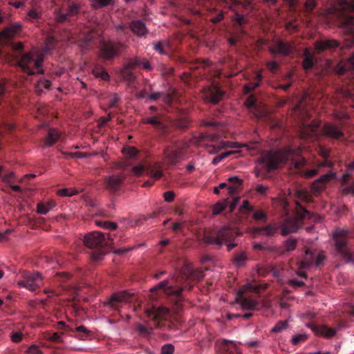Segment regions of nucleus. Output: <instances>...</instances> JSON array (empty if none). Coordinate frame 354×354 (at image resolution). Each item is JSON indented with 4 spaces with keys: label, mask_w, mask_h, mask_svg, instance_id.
I'll list each match as a JSON object with an SVG mask.
<instances>
[{
    "label": "nucleus",
    "mask_w": 354,
    "mask_h": 354,
    "mask_svg": "<svg viewBox=\"0 0 354 354\" xmlns=\"http://www.w3.org/2000/svg\"><path fill=\"white\" fill-rule=\"evenodd\" d=\"M169 313V309L166 307L157 308L154 310V317L156 319L163 318Z\"/></svg>",
    "instance_id": "obj_40"
},
{
    "label": "nucleus",
    "mask_w": 354,
    "mask_h": 354,
    "mask_svg": "<svg viewBox=\"0 0 354 354\" xmlns=\"http://www.w3.org/2000/svg\"><path fill=\"white\" fill-rule=\"evenodd\" d=\"M163 196L165 201L170 203L174 199V193L171 191H167L164 193Z\"/></svg>",
    "instance_id": "obj_59"
},
{
    "label": "nucleus",
    "mask_w": 354,
    "mask_h": 354,
    "mask_svg": "<svg viewBox=\"0 0 354 354\" xmlns=\"http://www.w3.org/2000/svg\"><path fill=\"white\" fill-rule=\"evenodd\" d=\"M268 189V187H266L261 184H258L255 187V192L260 195H266Z\"/></svg>",
    "instance_id": "obj_54"
},
{
    "label": "nucleus",
    "mask_w": 354,
    "mask_h": 354,
    "mask_svg": "<svg viewBox=\"0 0 354 354\" xmlns=\"http://www.w3.org/2000/svg\"><path fill=\"white\" fill-rule=\"evenodd\" d=\"M261 75L260 73H257L256 75V82L253 83H250L248 84H246L244 86V90L245 93H249L250 91L254 90L255 88L259 86L260 82L261 80Z\"/></svg>",
    "instance_id": "obj_34"
},
{
    "label": "nucleus",
    "mask_w": 354,
    "mask_h": 354,
    "mask_svg": "<svg viewBox=\"0 0 354 354\" xmlns=\"http://www.w3.org/2000/svg\"><path fill=\"white\" fill-rule=\"evenodd\" d=\"M270 51L272 54H281V55H288L292 51V46L289 44L285 43L281 40H277L273 44V46L270 47Z\"/></svg>",
    "instance_id": "obj_14"
},
{
    "label": "nucleus",
    "mask_w": 354,
    "mask_h": 354,
    "mask_svg": "<svg viewBox=\"0 0 354 354\" xmlns=\"http://www.w3.org/2000/svg\"><path fill=\"white\" fill-rule=\"evenodd\" d=\"M132 31L138 36L145 35L147 32V28L145 24L141 21H133L131 25Z\"/></svg>",
    "instance_id": "obj_25"
},
{
    "label": "nucleus",
    "mask_w": 354,
    "mask_h": 354,
    "mask_svg": "<svg viewBox=\"0 0 354 354\" xmlns=\"http://www.w3.org/2000/svg\"><path fill=\"white\" fill-rule=\"evenodd\" d=\"M339 46V42L335 39H326L320 41L316 44V49L318 52L326 49L335 48Z\"/></svg>",
    "instance_id": "obj_21"
},
{
    "label": "nucleus",
    "mask_w": 354,
    "mask_h": 354,
    "mask_svg": "<svg viewBox=\"0 0 354 354\" xmlns=\"http://www.w3.org/2000/svg\"><path fill=\"white\" fill-rule=\"evenodd\" d=\"M138 150L134 147L127 146L124 147L122 149V153L129 156L130 157H133L138 154Z\"/></svg>",
    "instance_id": "obj_50"
},
{
    "label": "nucleus",
    "mask_w": 354,
    "mask_h": 354,
    "mask_svg": "<svg viewBox=\"0 0 354 354\" xmlns=\"http://www.w3.org/2000/svg\"><path fill=\"white\" fill-rule=\"evenodd\" d=\"M51 86L50 81L46 79L40 80L37 84V91L38 93H42L44 90H49Z\"/></svg>",
    "instance_id": "obj_33"
},
{
    "label": "nucleus",
    "mask_w": 354,
    "mask_h": 354,
    "mask_svg": "<svg viewBox=\"0 0 354 354\" xmlns=\"http://www.w3.org/2000/svg\"><path fill=\"white\" fill-rule=\"evenodd\" d=\"M239 234H240L236 230L226 227H222L218 232L220 239L223 241V243L226 242Z\"/></svg>",
    "instance_id": "obj_22"
},
{
    "label": "nucleus",
    "mask_w": 354,
    "mask_h": 354,
    "mask_svg": "<svg viewBox=\"0 0 354 354\" xmlns=\"http://www.w3.org/2000/svg\"><path fill=\"white\" fill-rule=\"evenodd\" d=\"M352 10H354V0H341L338 8L328 9L326 15L335 14L343 32L345 35H354V16L348 13Z\"/></svg>",
    "instance_id": "obj_2"
},
{
    "label": "nucleus",
    "mask_w": 354,
    "mask_h": 354,
    "mask_svg": "<svg viewBox=\"0 0 354 354\" xmlns=\"http://www.w3.org/2000/svg\"><path fill=\"white\" fill-rule=\"evenodd\" d=\"M78 10H79V8L77 5L72 4L68 6L67 15H75V14L77 13Z\"/></svg>",
    "instance_id": "obj_63"
},
{
    "label": "nucleus",
    "mask_w": 354,
    "mask_h": 354,
    "mask_svg": "<svg viewBox=\"0 0 354 354\" xmlns=\"http://www.w3.org/2000/svg\"><path fill=\"white\" fill-rule=\"evenodd\" d=\"M20 23L14 24L0 32V40H8L16 35L21 30Z\"/></svg>",
    "instance_id": "obj_18"
},
{
    "label": "nucleus",
    "mask_w": 354,
    "mask_h": 354,
    "mask_svg": "<svg viewBox=\"0 0 354 354\" xmlns=\"http://www.w3.org/2000/svg\"><path fill=\"white\" fill-rule=\"evenodd\" d=\"M246 261V256L244 252L237 254L234 259V263L237 267H241L244 265Z\"/></svg>",
    "instance_id": "obj_42"
},
{
    "label": "nucleus",
    "mask_w": 354,
    "mask_h": 354,
    "mask_svg": "<svg viewBox=\"0 0 354 354\" xmlns=\"http://www.w3.org/2000/svg\"><path fill=\"white\" fill-rule=\"evenodd\" d=\"M308 338L307 335L303 334H297L292 336L291 342L293 344L297 345L300 342H305Z\"/></svg>",
    "instance_id": "obj_45"
},
{
    "label": "nucleus",
    "mask_w": 354,
    "mask_h": 354,
    "mask_svg": "<svg viewBox=\"0 0 354 354\" xmlns=\"http://www.w3.org/2000/svg\"><path fill=\"white\" fill-rule=\"evenodd\" d=\"M319 124V122L314 121L310 125H304L301 129V136L303 137H311L316 135Z\"/></svg>",
    "instance_id": "obj_20"
},
{
    "label": "nucleus",
    "mask_w": 354,
    "mask_h": 354,
    "mask_svg": "<svg viewBox=\"0 0 354 354\" xmlns=\"http://www.w3.org/2000/svg\"><path fill=\"white\" fill-rule=\"evenodd\" d=\"M23 334L20 332H16L11 335V340L13 342L17 343L22 339Z\"/></svg>",
    "instance_id": "obj_61"
},
{
    "label": "nucleus",
    "mask_w": 354,
    "mask_h": 354,
    "mask_svg": "<svg viewBox=\"0 0 354 354\" xmlns=\"http://www.w3.org/2000/svg\"><path fill=\"white\" fill-rule=\"evenodd\" d=\"M302 213L298 214L294 218H290L286 220L284 223L281 226L283 235L295 232L301 226L302 219L306 217H310V212L306 209H302Z\"/></svg>",
    "instance_id": "obj_8"
},
{
    "label": "nucleus",
    "mask_w": 354,
    "mask_h": 354,
    "mask_svg": "<svg viewBox=\"0 0 354 354\" xmlns=\"http://www.w3.org/2000/svg\"><path fill=\"white\" fill-rule=\"evenodd\" d=\"M136 329H137V330L139 333H140L142 334H146L147 335V334H149V333H150L149 331V330L145 326H143L141 324H138L136 325Z\"/></svg>",
    "instance_id": "obj_64"
},
{
    "label": "nucleus",
    "mask_w": 354,
    "mask_h": 354,
    "mask_svg": "<svg viewBox=\"0 0 354 354\" xmlns=\"http://www.w3.org/2000/svg\"><path fill=\"white\" fill-rule=\"evenodd\" d=\"M104 235L99 232H93L85 235L84 239V244L88 248H97L104 243Z\"/></svg>",
    "instance_id": "obj_10"
},
{
    "label": "nucleus",
    "mask_w": 354,
    "mask_h": 354,
    "mask_svg": "<svg viewBox=\"0 0 354 354\" xmlns=\"http://www.w3.org/2000/svg\"><path fill=\"white\" fill-rule=\"evenodd\" d=\"M223 92L215 85L204 90V96L209 102L217 103L223 96Z\"/></svg>",
    "instance_id": "obj_13"
},
{
    "label": "nucleus",
    "mask_w": 354,
    "mask_h": 354,
    "mask_svg": "<svg viewBox=\"0 0 354 354\" xmlns=\"http://www.w3.org/2000/svg\"><path fill=\"white\" fill-rule=\"evenodd\" d=\"M301 152L300 148L288 149L285 151H270L263 153L259 159V166L254 169L256 176H260L262 170L266 169L268 171L274 170L279 167L281 165L291 160L295 169L302 167L306 160L302 158L300 161H294L293 158L299 156Z\"/></svg>",
    "instance_id": "obj_1"
},
{
    "label": "nucleus",
    "mask_w": 354,
    "mask_h": 354,
    "mask_svg": "<svg viewBox=\"0 0 354 354\" xmlns=\"http://www.w3.org/2000/svg\"><path fill=\"white\" fill-rule=\"evenodd\" d=\"M67 15V14H64L58 11L55 13V19L57 22H63L66 20Z\"/></svg>",
    "instance_id": "obj_56"
},
{
    "label": "nucleus",
    "mask_w": 354,
    "mask_h": 354,
    "mask_svg": "<svg viewBox=\"0 0 354 354\" xmlns=\"http://www.w3.org/2000/svg\"><path fill=\"white\" fill-rule=\"evenodd\" d=\"M222 147H230V148H234V149H238L241 147H245L247 148V150H249V147L247 145H241L239 144L237 142H225Z\"/></svg>",
    "instance_id": "obj_49"
},
{
    "label": "nucleus",
    "mask_w": 354,
    "mask_h": 354,
    "mask_svg": "<svg viewBox=\"0 0 354 354\" xmlns=\"http://www.w3.org/2000/svg\"><path fill=\"white\" fill-rule=\"evenodd\" d=\"M216 351L218 354H239L236 344L226 339L216 342Z\"/></svg>",
    "instance_id": "obj_12"
},
{
    "label": "nucleus",
    "mask_w": 354,
    "mask_h": 354,
    "mask_svg": "<svg viewBox=\"0 0 354 354\" xmlns=\"http://www.w3.org/2000/svg\"><path fill=\"white\" fill-rule=\"evenodd\" d=\"M140 65H141L140 60L137 57H134V58L129 59L127 61V62L126 63V64L124 65V66L129 69H131L135 67L140 66Z\"/></svg>",
    "instance_id": "obj_46"
},
{
    "label": "nucleus",
    "mask_w": 354,
    "mask_h": 354,
    "mask_svg": "<svg viewBox=\"0 0 354 354\" xmlns=\"http://www.w3.org/2000/svg\"><path fill=\"white\" fill-rule=\"evenodd\" d=\"M96 224L97 225L107 230H115L117 228L116 223L109 221H99L96 222Z\"/></svg>",
    "instance_id": "obj_47"
},
{
    "label": "nucleus",
    "mask_w": 354,
    "mask_h": 354,
    "mask_svg": "<svg viewBox=\"0 0 354 354\" xmlns=\"http://www.w3.org/2000/svg\"><path fill=\"white\" fill-rule=\"evenodd\" d=\"M93 7L100 8L109 5L112 0H90Z\"/></svg>",
    "instance_id": "obj_44"
},
{
    "label": "nucleus",
    "mask_w": 354,
    "mask_h": 354,
    "mask_svg": "<svg viewBox=\"0 0 354 354\" xmlns=\"http://www.w3.org/2000/svg\"><path fill=\"white\" fill-rule=\"evenodd\" d=\"M348 234V231L343 229H337L333 233L336 249L341 254L346 263L352 262L353 261L351 254L346 247L347 241L346 238Z\"/></svg>",
    "instance_id": "obj_4"
},
{
    "label": "nucleus",
    "mask_w": 354,
    "mask_h": 354,
    "mask_svg": "<svg viewBox=\"0 0 354 354\" xmlns=\"http://www.w3.org/2000/svg\"><path fill=\"white\" fill-rule=\"evenodd\" d=\"M182 277L171 276L169 279L158 283L156 286L151 288L150 290L155 291L158 289L162 288L165 294L178 296L183 290V288L178 287V286L182 284Z\"/></svg>",
    "instance_id": "obj_5"
},
{
    "label": "nucleus",
    "mask_w": 354,
    "mask_h": 354,
    "mask_svg": "<svg viewBox=\"0 0 354 354\" xmlns=\"http://www.w3.org/2000/svg\"><path fill=\"white\" fill-rule=\"evenodd\" d=\"M288 322L287 321H280L277 322L274 326L271 329L272 333H281L288 328Z\"/></svg>",
    "instance_id": "obj_35"
},
{
    "label": "nucleus",
    "mask_w": 354,
    "mask_h": 354,
    "mask_svg": "<svg viewBox=\"0 0 354 354\" xmlns=\"http://www.w3.org/2000/svg\"><path fill=\"white\" fill-rule=\"evenodd\" d=\"M144 122L152 124L154 126L160 127L162 129L165 128V126L161 123V122L159 120H158V118L156 117H152V118H148V119L145 120Z\"/></svg>",
    "instance_id": "obj_51"
},
{
    "label": "nucleus",
    "mask_w": 354,
    "mask_h": 354,
    "mask_svg": "<svg viewBox=\"0 0 354 354\" xmlns=\"http://www.w3.org/2000/svg\"><path fill=\"white\" fill-rule=\"evenodd\" d=\"M149 166H144L143 165H138L132 168V173L135 176H142L143 174H147V169Z\"/></svg>",
    "instance_id": "obj_39"
},
{
    "label": "nucleus",
    "mask_w": 354,
    "mask_h": 354,
    "mask_svg": "<svg viewBox=\"0 0 354 354\" xmlns=\"http://www.w3.org/2000/svg\"><path fill=\"white\" fill-rule=\"evenodd\" d=\"M306 326L314 331L315 335H322L328 339L335 336L337 332L342 328V326H338L336 328H332L325 325L318 327L311 324H306Z\"/></svg>",
    "instance_id": "obj_11"
},
{
    "label": "nucleus",
    "mask_w": 354,
    "mask_h": 354,
    "mask_svg": "<svg viewBox=\"0 0 354 354\" xmlns=\"http://www.w3.org/2000/svg\"><path fill=\"white\" fill-rule=\"evenodd\" d=\"M118 101H119V98L117 96V95L116 94L113 95L111 97V98L108 102L109 108H112V107L115 106Z\"/></svg>",
    "instance_id": "obj_60"
},
{
    "label": "nucleus",
    "mask_w": 354,
    "mask_h": 354,
    "mask_svg": "<svg viewBox=\"0 0 354 354\" xmlns=\"http://www.w3.org/2000/svg\"><path fill=\"white\" fill-rule=\"evenodd\" d=\"M227 200L220 201L215 204L213 207L212 211L213 214L217 215L220 214L226 207Z\"/></svg>",
    "instance_id": "obj_38"
},
{
    "label": "nucleus",
    "mask_w": 354,
    "mask_h": 354,
    "mask_svg": "<svg viewBox=\"0 0 354 354\" xmlns=\"http://www.w3.org/2000/svg\"><path fill=\"white\" fill-rule=\"evenodd\" d=\"M93 75L96 77H100L102 80L108 81L109 80V75L108 73L104 69L100 68L98 67H95L93 69L92 71Z\"/></svg>",
    "instance_id": "obj_32"
},
{
    "label": "nucleus",
    "mask_w": 354,
    "mask_h": 354,
    "mask_svg": "<svg viewBox=\"0 0 354 354\" xmlns=\"http://www.w3.org/2000/svg\"><path fill=\"white\" fill-rule=\"evenodd\" d=\"M27 353H30V354H41V352L39 349V348L35 344H32L29 346V348L27 351Z\"/></svg>",
    "instance_id": "obj_62"
},
{
    "label": "nucleus",
    "mask_w": 354,
    "mask_h": 354,
    "mask_svg": "<svg viewBox=\"0 0 354 354\" xmlns=\"http://www.w3.org/2000/svg\"><path fill=\"white\" fill-rule=\"evenodd\" d=\"M55 205V203L53 201L47 203H39L37 204V212L41 214H46Z\"/></svg>",
    "instance_id": "obj_29"
},
{
    "label": "nucleus",
    "mask_w": 354,
    "mask_h": 354,
    "mask_svg": "<svg viewBox=\"0 0 354 354\" xmlns=\"http://www.w3.org/2000/svg\"><path fill=\"white\" fill-rule=\"evenodd\" d=\"M43 57V54H39L32 50L23 56L19 62V66L28 75L43 73L44 71L41 68Z\"/></svg>",
    "instance_id": "obj_3"
},
{
    "label": "nucleus",
    "mask_w": 354,
    "mask_h": 354,
    "mask_svg": "<svg viewBox=\"0 0 354 354\" xmlns=\"http://www.w3.org/2000/svg\"><path fill=\"white\" fill-rule=\"evenodd\" d=\"M324 133L332 138H339L342 136V132L335 125L326 124L323 128Z\"/></svg>",
    "instance_id": "obj_19"
},
{
    "label": "nucleus",
    "mask_w": 354,
    "mask_h": 354,
    "mask_svg": "<svg viewBox=\"0 0 354 354\" xmlns=\"http://www.w3.org/2000/svg\"><path fill=\"white\" fill-rule=\"evenodd\" d=\"M316 6V2L315 0H307L305 3L304 8L306 12H310Z\"/></svg>",
    "instance_id": "obj_55"
},
{
    "label": "nucleus",
    "mask_w": 354,
    "mask_h": 354,
    "mask_svg": "<svg viewBox=\"0 0 354 354\" xmlns=\"http://www.w3.org/2000/svg\"><path fill=\"white\" fill-rule=\"evenodd\" d=\"M41 13L37 11L35 9H31L28 11L26 19L30 21H34L40 17Z\"/></svg>",
    "instance_id": "obj_48"
},
{
    "label": "nucleus",
    "mask_w": 354,
    "mask_h": 354,
    "mask_svg": "<svg viewBox=\"0 0 354 354\" xmlns=\"http://www.w3.org/2000/svg\"><path fill=\"white\" fill-rule=\"evenodd\" d=\"M276 232V227L274 225H268L265 227H259L254 230V234H265L266 236H272Z\"/></svg>",
    "instance_id": "obj_26"
},
{
    "label": "nucleus",
    "mask_w": 354,
    "mask_h": 354,
    "mask_svg": "<svg viewBox=\"0 0 354 354\" xmlns=\"http://www.w3.org/2000/svg\"><path fill=\"white\" fill-rule=\"evenodd\" d=\"M125 178L123 174L112 175L106 178V188L111 192L118 190Z\"/></svg>",
    "instance_id": "obj_15"
},
{
    "label": "nucleus",
    "mask_w": 354,
    "mask_h": 354,
    "mask_svg": "<svg viewBox=\"0 0 354 354\" xmlns=\"http://www.w3.org/2000/svg\"><path fill=\"white\" fill-rule=\"evenodd\" d=\"M59 134L55 129H50L47 137L46 138L45 145L50 146L53 145L59 138Z\"/></svg>",
    "instance_id": "obj_30"
},
{
    "label": "nucleus",
    "mask_w": 354,
    "mask_h": 354,
    "mask_svg": "<svg viewBox=\"0 0 354 354\" xmlns=\"http://www.w3.org/2000/svg\"><path fill=\"white\" fill-rule=\"evenodd\" d=\"M132 293L127 291H121L113 294L109 299V304L114 308H116L115 303H127L131 301Z\"/></svg>",
    "instance_id": "obj_16"
},
{
    "label": "nucleus",
    "mask_w": 354,
    "mask_h": 354,
    "mask_svg": "<svg viewBox=\"0 0 354 354\" xmlns=\"http://www.w3.org/2000/svg\"><path fill=\"white\" fill-rule=\"evenodd\" d=\"M68 40H70V39L74 40V42H78L79 46L82 48H86V44L88 41L92 39V36H91V35L84 36V33H82V35L79 36V37L77 39L74 38L73 36H72L71 37H68Z\"/></svg>",
    "instance_id": "obj_31"
},
{
    "label": "nucleus",
    "mask_w": 354,
    "mask_h": 354,
    "mask_svg": "<svg viewBox=\"0 0 354 354\" xmlns=\"http://www.w3.org/2000/svg\"><path fill=\"white\" fill-rule=\"evenodd\" d=\"M204 241L207 244H214L218 246L223 244V241L220 239L218 234L217 236H207L204 238Z\"/></svg>",
    "instance_id": "obj_37"
},
{
    "label": "nucleus",
    "mask_w": 354,
    "mask_h": 354,
    "mask_svg": "<svg viewBox=\"0 0 354 354\" xmlns=\"http://www.w3.org/2000/svg\"><path fill=\"white\" fill-rule=\"evenodd\" d=\"M234 20L240 26L242 24H243L244 23H245V17L243 15H242L239 14V13H236V15H235V17H234Z\"/></svg>",
    "instance_id": "obj_58"
},
{
    "label": "nucleus",
    "mask_w": 354,
    "mask_h": 354,
    "mask_svg": "<svg viewBox=\"0 0 354 354\" xmlns=\"http://www.w3.org/2000/svg\"><path fill=\"white\" fill-rule=\"evenodd\" d=\"M17 283L19 287L34 291L41 286L42 277L41 274L38 272L32 273L24 272L22 274V279L18 280Z\"/></svg>",
    "instance_id": "obj_6"
},
{
    "label": "nucleus",
    "mask_w": 354,
    "mask_h": 354,
    "mask_svg": "<svg viewBox=\"0 0 354 354\" xmlns=\"http://www.w3.org/2000/svg\"><path fill=\"white\" fill-rule=\"evenodd\" d=\"M335 178V173L328 172L322 175L319 178L316 180L312 185V190L315 192H319L324 188L325 184L328 180Z\"/></svg>",
    "instance_id": "obj_17"
},
{
    "label": "nucleus",
    "mask_w": 354,
    "mask_h": 354,
    "mask_svg": "<svg viewBox=\"0 0 354 354\" xmlns=\"http://www.w3.org/2000/svg\"><path fill=\"white\" fill-rule=\"evenodd\" d=\"M147 174L155 179H159L162 176V172L160 170H155L153 167L149 166L147 169Z\"/></svg>",
    "instance_id": "obj_41"
},
{
    "label": "nucleus",
    "mask_w": 354,
    "mask_h": 354,
    "mask_svg": "<svg viewBox=\"0 0 354 354\" xmlns=\"http://www.w3.org/2000/svg\"><path fill=\"white\" fill-rule=\"evenodd\" d=\"M259 286L254 285L251 283H246L240 290V292L237 294L235 299L236 302L239 303L244 309H256L258 306V302L253 299L245 297L243 295V292H245L246 290L257 292L259 290Z\"/></svg>",
    "instance_id": "obj_7"
},
{
    "label": "nucleus",
    "mask_w": 354,
    "mask_h": 354,
    "mask_svg": "<svg viewBox=\"0 0 354 354\" xmlns=\"http://www.w3.org/2000/svg\"><path fill=\"white\" fill-rule=\"evenodd\" d=\"M57 194L60 196H73L77 194V191L75 189H71L68 188H64L57 190Z\"/></svg>",
    "instance_id": "obj_43"
},
{
    "label": "nucleus",
    "mask_w": 354,
    "mask_h": 354,
    "mask_svg": "<svg viewBox=\"0 0 354 354\" xmlns=\"http://www.w3.org/2000/svg\"><path fill=\"white\" fill-rule=\"evenodd\" d=\"M124 46L120 43L109 41L104 43L100 48V55L104 59H109L118 56Z\"/></svg>",
    "instance_id": "obj_9"
},
{
    "label": "nucleus",
    "mask_w": 354,
    "mask_h": 354,
    "mask_svg": "<svg viewBox=\"0 0 354 354\" xmlns=\"http://www.w3.org/2000/svg\"><path fill=\"white\" fill-rule=\"evenodd\" d=\"M164 154H165V158H166V160L169 163H171V164L175 163L177 161L178 158V153L177 152V151L174 150L170 148L166 149L165 150Z\"/></svg>",
    "instance_id": "obj_28"
},
{
    "label": "nucleus",
    "mask_w": 354,
    "mask_h": 354,
    "mask_svg": "<svg viewBox=\"0 0 354 354\" xmlns=\"http://www.w3.org/2000/svg\"><path fill=\"white\" fill-rule=\"evenodd\" d=\"M285 248L287 251H292L296 248V240L288 239L285 242Z\"/></svg>",
    "instance_id": "obj_53"
},
{
    "label": "nucleus",
    "mask_w": 354,
    "mask_h": 354,
    "mask_svg": "<svg viewBox=\"0 0 354 354\" xmlns=\"http://www.w3.org/2000/svg\"><path fill=\"white\" fill-rule=\"evenodd\" d=\"M120 75L123 80L128 82H133L136 78L134 73L131 71V69L125 67L124 66L120 69Z\"/></svg>",
    "instance_id": "obj_27"
},
{
    "label": "nucleus",
    "mask_w": 354,
    "mask_h": 354,
    "mask_svg": "<svg viewBox=\"0 0 354 354\" xmlns=\"http://www.w3.org/2000/svg\"><path fill=\"white\" fill-rule=\"evenodd\" d=\"M313 65V57L310 54L309 51L308 50L305 52V57L303 62V67L304 69L307 70L312 67Z\"/></svg>",
    "instance_id": "obj_36"
},
{
    "label": "nucleus",
    "mask_w": 354,
    "mask_h": 354,
    "mask_svg": "<svg viewBox=\"0 0 354 354\" xmlns=\"http://www.w3.org/2000/svg\"><path fill=\"white\" fill-rule=\"evenodd\" d=\"M174 347L171 344H165L162 346L161 353L162 354H173Z\"/></svg>",
    "instance_id": "obj_52"
},
{
    "label": "nucleus",
    "mask_w": 354,
    "mask_h": 354,
    "mask_svg": "<svg viewBox=\"0 0 354 354\" xmlns=\"http://www.w3.org/2000/svg\"><path fill=\"white\" fill-rule=\"evenodd\" d=\"M253 217L255 220H266V214L261 210L256 211L254 213Z\"/></svg>",
    "instance_id": "obj_57"
},
{
    "label": "nucleus",
    "mask_w": 354,
    "mask_h": 354,
    "mask_svg": "<svg viewBox=\"0 0 354 354\" xmlns=\"http://www.w3.org/2000/svg\"><path fill=\"white\" fill-rule=\"evenodd\" d=\"M245 104L255 117L261 118L263 116V113L261 111H259L257 107L255 99L253 96H250L246 100Z\"/></svg>",
    "instance_id": "obj_23"
},
{
    "label": "nucleus",
    "mask_w": 354,
    "mask_h": 354,
    "mask_svg": "<svg viewBox=\"0 0 354 354\" xmlns=\"http://www.w3.org/2000/svg\"><path fill=\"white\" fill-rule=\"evenodd\" d=\"M314 259L315 257L313 253L310 250H306L305 254L304 255L303 260L299 264V269L309 268L313 265Z\"/></svg>",
    "instance_id": "obj_24"
}]
</instances>
